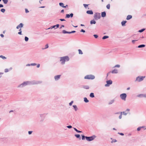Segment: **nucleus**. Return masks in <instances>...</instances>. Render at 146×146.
<instances>
[{
	"mask_svg": "<svg viewBox=\"0 0 146 146\" xmlns=\"http://www.w3.org/2000/svg\"><path fill=\"white\" fill-rule=\"evenodd\" d=\"M106 13L105 12H103L102 13L101 16L102 17H104L106 16Z\"/></svg>",
	"mask_w": 146,
	"mask_h": 146,
	"instance_id": "obj_16",
	"label": "nucleus"
},
{
	"mask_svg": "<svg viewBox=\"0 0 146 146\" xmlns=\"http://www.w3.org/2000/svg\"><path fill=\"white\" fill-rule=\"evenodd\" d=\"M84 100H88L86 98H84Z\"/></svg>",
	"mask_w": 146,
	"mask_h": 146,
	"instance_id": "obj_59",
	"label": "nucleus"
},
{
	"mask_svg": "<svg viewBox=\"0 0 146 146\" xmlns=\"http://www.w3.org/2000/svg\"><path fill=\"white\" fill-rule=\"evenodd\" d=\"M141 127H139L137 128V130L138 131H139L140 130Z\"/></svg>",
	"mask_w": 146,
	"mask_h": 146,
	"instance_id": "obj_47",
	"label": "nucleus"
},
{
	"mask_svg": "<svg viewBox=\"0 0 146 146\" xmlns=\"http://www.w3.org/2000/svg\"><path fill=\"white\" fill-rule=\"evenodd\" d=\"M96 22L94 20H92L91 21H90V24H95L96 23Z\"/></svg>",
	"mask_w": 146,
	"mask_h": 146,
	"instance_id": "obj_18",
	"label": "nucleus"
},
{
	"mask_svg": "<svg viewBox=\"0 0 146 146\" xmlns=\"http://www.w3.org/2000/svg\"><path fill=\"white\" fill-rule=\"evenodd\" d=\"M40 64H38L37 66V68H38L40 67Z\"/></svg>",
	"mask_w": 146,
	"mask_h": 146,
	"instance_id": "obj_55",
	"label": "nucleus"
},
{
	"mask_svg": "<svg viewBox=\"0 0 146 146\" xmlns=\"http://www.w3.org/2000/svg\"><path fill=\"white\" fill-rule=\"evenodd\" d=\"M36 65H37V64L36 63H35L31 64V66H35Z\"/></svg>",
	"mask_w": 146,
	"mask_h": 146,
	"instance_id": "obj_38",
	"label": "nucleus"
},
{
	"mask_svg": "<svg viewBox=\"0 0 146 146\" xmlns=\"http://www.w3.org/2000/svg\"><path fill=\"white\" fill-rule=\"evenodd\" d=\"M123 114H124L125 115H126L127 114V113H125V112H123Z\"/></svg>",
	"mask_w": 146,
	"mask_h": 146,
	"instance_id": "obj_63",
	"label": "nucleus"
},
{
	"mask_svg": "<svg viewBox=\"0 0 146 146\" xmlns=\"http://www.w3.org/2000/svg\"><path fill=\"white\" fill-rule=\"evenodd\" d=\"M80 31L81 32H83V33L85 32V31L83 29H81V30Z\"/></svg>",
	"mask_w": 146,
	"mask_h": 146,
	"instance_id": "obj_43",
	"label": "nucleus"
},
{
	"mask_svg": "<svg viewBox=\"0 0 146 146\" xmlns=\"http://www.w3.org/2000/svg\"><path fill=\"white\" fill-rule=\"evenodd\" d=\"M67 32L65 30H64L62 31V33L63 34L67 33Z\"/></svg>",
	"mask_w": 146,
	"mask_h": 146,
	"instance_id": "obj_34",
	"label": "nucleus"
},
{
	"mask_svg": "<svg viewBox=\"0 0 146 146\" xmlns=\"http://www.w3.org/2000/svg\"><path fill=\"white\" fill-rule=\"evenodd\" d=\"M127 22V21H123L121 23V24L122 26H124L125 25V23Z\"/></svg>",
	"mask_w": 146,
	"mask_h": 146,
	"instance_id": "obj_17",
	"label": "nucleus"
},
{
	"mask_svg": "<svg viewBox=\"0 0 146 146\" xmlns=\"http://www.w3.org/2000/svg\"><path fill=\"white\" fill-rule=\"evenodd\" d=\"M75 136L77 138H79L80 137V135L79 134H76Z\"/></svg>",
	"mask_w": 146,
	"mask_h": 146,
	"instance_id": "obj_36",
	"label": "nucleus"
},
{
	"mask_svg": "<svg viewBox=\"0 0 146 146\" xmlns=\"http://www.w3.org/2000/svg\"><path fill=\"white\" fill-rule=\"evenodd\" d=\"M67 127H68V128H71L72 127V126H71V125H68V126H67Z\"/></svg>",
	"mask_w": 146,
	"mask_h": 146,
	"instance_id": "obj_51",
	"label": "nucleus"
},
{
	"mask_svg": "<svg viewBox=\"0 0 146 146\" xmlns=\"http://www.w3.org/2000/svg\"><path fill=\"white\" fill-rule=\"evenodd\" d=\"M95 76L92 75H87L85 76L84 77L85 79L93 80L95 78Z\"/></svg>",
	"mask_w": 146,
	"mask_h": 146,
	"instance_id": "obj_5",
	"label": "nucleus"
},
{
	"mask_svg": "<svg viewBox=\"0 0 146 146\" xmlns=\"http://www.w3.org/2000/svg\"><path fill=\"white\" fill-rule=\"evenodd\" d=\"M83 88L85 89H89V87L88 86H84Z\"/></svg>",
	"mask_w": 146,
	"mask_h": 146,
	"instance_id": "obj_21",
	"label": "nucleus"
},
{
	"mask_svg": "<svg viewBox=\"0 0 146 146\" xmlns=\"http://www.w3.org/2000/svg\"><path fill=\"white\" fill-rule=\"evenodd\" d=\"M55 25H54V26H51L49 28H48V29H52L53 28H54V29H56V28H55Z\"/></svg>",
	"mask_w": 146,
	"mask_h": 146,
	"instance_id": "obj_24",
	"label": "nucleus"
},
{
	"mask_svg": "<svg viewBox=\"0 0 146 146\" xmlns=\"http://www.w3.org/2000/svg\"><path fill=\"white\" fill-rule=\"evenodd\" d=\"M143 98H146V94H143Z\"/></svg>",
	"mask_w": 146,
	"mask_h": 146,
	"instance_id": "obj_53",
	"label": "nucleus"
},
{
	"mask_svg": "<svg viewBox=\"0 0 146 146\" xmlns=\"http://www.w3.org/2000/svg\"><path fill=\"white\" fill-rule=\"evenodd\" d=\"M23 25L22 23H20L17 27L16 28L17 29H19L20 28L22 27L23 26Z\"/></svg>",
	"mask_w": 146,
	"mask_h": 146,
	"instance_id": "obj_13",
	"label": "nucleus"
},
{
	"mask_svg": "<svg viewBox=\"0 0 146 146\" xmlns=\"http://www.w3.org/2000/svg\"><path fill=\"white\" fill-rule=\"evenodd\" d=\"M83 5L85 8H86L88 6V5L84 4Z\"/></svg>",
	"mask_w": 146,
	"mask_h": 146,
	"instance_id": "obj_44",
	"label": "nucleus"
},
{
	"mask_svg": "<svg viewBox=\"0 0 146 146\" xmlns=\"http://www.w3.org/2000/svg\"><path fill=\"white\" fill-rule=\"evenodd\" d=\"M60 75H58L54 76V78L55 80H58L60 78Z\"/></svg>",
	"mask_w": 146,
	"mask_h": 146,
	"instance_id": "obj_12",
	"label": "nucleus"
},
{
	"mask_svg": "<svg viewBox=\"0 0 146 146\" xmlns=\"http://www.w3.org/2000/svg\"><path fill=\"white\" fill-rule=\"evenodd\" d=\"M78 51L79 52V54H83V52L80 49H78Z\"/></svg>",
	"mask_w": 146,
	"mask_h": 146,
	"instance_id": "obj_23",
	"label": "nucleus"
},
{
	"mask_svg": "<svg viewBox=\"0 0 146 146\" xmlns=\"http://www.w3.org/2000/svg\"><path fill=\"white\" fill-rule=\"evenodd\" d=\"M116 141L115 140H113L111 142L112 143L113 142H115Z\"/></svg>",
	"mask_w": 146,
	"mask_h": 146,
	"instance_id": "obj_56",
	"label": "nucleus"
},
{
	"mask_svg": "<svg viewBox=\"0 0 146 146\" xmlns=\"http://www.w3.org/2000/svg\"><path fill=\"white\" fill-rule=\"evenodd\" d=\"M73 101H72L71 102L69 103V105L70 106H71L72 105V104L73 103Z\"/></svg>",
	"mask_w": 146,
	"mask_h": 146,
	"instance_id": "obj_49",
	"label": "nucleus"
},
{
	"mask_svg": "<svg viewBox=\"0 0 146 146\" xmlns=\"http://www.w3.org/2000/svg\"><path fill=\"white\" fill-rule=\"evenodd\" d=\"M21 33H22L21 31H20L18 32V34H19L21 35H22Z\"/></svg>",
	"mask_w": 146,
	"mask_h": 146,
	"instance_id": "obj_57",
	"label": "nucleus"
},
{
	"mask_svg": "<svg viewBox=\"0 0 146 146\" xmlns=\"http://www.w3.org/2000/svg\"><path fill=\"white\" fill-rule=\"evenodd\" d=\"M94 18L96 20H98L101 17L100 14L99 13H95L94 15Z\"/></svg>",
	"mask_w": 146,
	"mask_h": 146,
	"instance_id": "obj_4",
	"label": "nucleus"
},
{
	"mask_svg": "<svg viewBox=\"0 0 146 146\" xmlns=\"http://www.w3.org/2000/svg\"><path fill=\"white\" fill-rule=\"evenodd\" d=\"M145 30V29H143L140 30H139L138 31L140 33H141L143 32Z\"/></svg>",
	"mask_w": 146,
	"mask_h": 146,
	"instance_id": "obj_28",
	"label": "nucleus"
},
{
	"mask_svg": "<svg viewBox=\"0 0 146 146\" xmlns=\"http://www.w3.org/2000/svg\"><path fill=\"white\" fill-rule=\"evenodd\" d=\"M32 133V131H29V132H28L29 134H31Z\"/></svg>",
	"mask_w": 146,
	"mask_h": 146,
	"instance_id": "obj_61",
	"label": "nucleus"
},
{
	"mask_svg": "<svg viewBox=\"0 0 146 146\" xmlns=\"http://www.w3.org/2000/svg\"><path fill=\"white\" fill-rule=\"evenodd\" d=\"M132 18V16L130 15H128L126 19L127 20H129Z\"/></svg>",
	"mask_w": 146,
	"mask_h": 146,
	"instance_id": "obj_15",
	"label": "nucleus"
},
{
	"mask_svg": "<svg viewBox=\"0 0 146 146\" xmlns=\"http://www.w3.org/2000/svg\"><path fill=\"white\" fill-rule=\"evenodd\" d=\"M0 58H1L3 59H5L6 58L5 56L3 55H0Z\"/></svg>",
	"mask_w": 146,
	"mask_h": 146,
	"instance_id": "obj_31",
	"label": "nucleus"
},
{
	"mask_svg": "<svg viewBox=\"0 0 146 146\" xmlns=\"http://www.w3.org/2000/svg\"><path fill=\"white\" fill-rule=\"evenodd\" d=\"M86 13L92 15L93 14V12L92 10H88L87 11Z\"/></svg>",
	"mask_w": 146,
	"mask_h": 146,
	"instance_id": "obj_14",
	"label": "nucleus"
},
{
	"mask_svg": "<svg viewBox=\"0 0 146 146\" xmlns=\"http://www.w3.org/2000/svg\"><path fill=\"white\" fill-rule=\"evenodd\" d=\"M138 40H133L132 41V42L134 44L136 41H137Z\"/></svg>",
	"mask_w": 146,
	"mask_h": 146,
	"instance_id": "obj_37",
	"label": "nucleus"
},
{
	"mask_svg": "<svg viewBox=\"0 0 146 146\" xmlns=\"http://www.w3.org/2000/svg\"><path fill=\"white\" fill-rule=\"evenodd\" d=\"M118 133L119 134H120V135H124V134L123 133Z\"/></svg>",
	"mask_w": 146,
	"mask_h": 146,
	"instance_id": "obj_60",
	"label": "nucleus"
},
{
	"mask_svg": "<svg viewBox=\"0 0 146 146\" xmlns=\"http://www.w3.org/2000/svg\"><path fill=\"white\" fill-rule=\"evenodd\" d=\"M111 72L112 74H117L118 73V71L117 69L115 68L114 69H113V70H112ZM110 72H109L108 74H107V76H108V74Z\"/></svg>",
	"mask_w": 146,
	"mask_h": 146,
	"instance_id": "obj_9",
	"label": "nucleus"
},
{
	"mask_svg": "<svg viewBox=\"0 0 146 146\" xmlns=\"http://www.w3.org/2000/svg\"><path fill=\"white\" fill-rule=\"evenodd\" d=\"M2 0L3 1L4 3L5 4H6L8 2V0Z\"/></svg>",
	"mask_w": 146,
	"mask_h": 146,
	"instance_id": "obj_29",
	"label": "nucleus"
},
{
	"mask_svg": "<svg viewBox=\"0 0 146 146\" xmlns=\"http://www.w3.org/2000/svg\"><path fill=\"white\" fill-rule=\"evenodd\" d=\"M42 82L41 81L33 80L30 81V85L37 84H41Z\"/></svg>",
	"mask_w": 146,
	"mask_h": 146,
	"instance_id": "obj_3",
	"label": "nucleus"
},
{
	"mask_svg": "<svg viewBox=\"0 0 146 146\" xmlns=\"http://www.w3.org/2000/svg\"><path fill=\"white\" fill-rule=\"evenodd\" d=\"M106 7L108 9H110V4H108V5H107L106 6Z\"/></svg>",
	"mask_w": 146,
	"mask_h": 146,
	"instance_id": "obj_33",
	"label": "nucleus"
},
{
	"mask_svg": "<svg viewBox=\"0 0 146 146\" xmlns=\"http://www.w3.org/2000/svg\"><path fill=\"white\" fill-rule=\"evenodd\" d=\"M64 27V25H62L61 27H60V29H61L62 27Z\"/></svg>",
	"mask_w": 146,
	"mask_h": 146,
	"instance_id": "obj_54",
	"label": "nucleus"
},
{
	"mask_svg": "<svg viewBox=\"0 0 146 146\" xmlns=\"http://www.w3.org/2000/svg\"><path fill=\"white\" fill-rule=\"evenodd\" d=\"M25 40L27 42L28 41L29 38L27 36H25Z\"/></svg>",
	"mask_w": 146,
	"mask_h": 146,
	"instance_id": "obj_30",
	"label": "nucleus"
},
{
	"mask_svg": "<svg viewBox=\"0 0 146 146\" xmlns=\"http://www.w3.org/2000/svg\"><path fill=\"white\" fill-rule=\"evenodd\" d=\"M93 36L95 38H97L98 37V35H94Z\"/></svg>",
	"mask_w": 146,
	"mask_h": 146,
	"instance_id": "obj_40",
	"label": "nucleus"
},
{
	"mask_svg": "<svg viewBox=\"0 0 146 146\" xmlns=\"http://www.w3.org/2000/svg\"><path fill=\"white\" fill-rule=\"evenodd\" d=\"M74 129L78 133H80L82 132L81 131L78 130L77 129H76L75 128H74Z\"/></svg>",
	"mask_w": 146,
	"mask_h": 146,
	"instance_id": "obj_32",
	"label": "nucleus"
},
{
	"mask_svg": "<svg viewBox=\"0 0 146 146\" xmlns=\"http://www.w3.org/2000/svg\"><path fill=\"white\" fill-rule=\"evenodd\" d=\"M0 36L2 38L4 36V35L3 34H1L0 35Z\"/></svg>",
	"mask_w": 146,
	"mask_h": 146,
	"instance_id": "obj_58",
	"label": "nucleus"
},
{
	"mask_svg": "<svg viewBox=\"0 0 146 146\" xmlns=\"http://www.w3.org/2000/svg\"><path fill=\"white\" fill-rule=\"evenodd\" d=\"M5 9H2L1 10V12H2L3 13H4L5 12Z\"/></svg>",
	"mask_w": 146,
	"mask_h": 146,
	"instance_id": "obj_35",
	"label": "nucleus"
},
{
	"mask_svg": "<svg viewBox=\"0 0 146 146\" xmlns=\"http://www.w3.org/2000/svg\"><path fill=\"white\" fill-rule=\"evenodd\" d=\"M137 97L139 98H143V94H140L137 96Z\"/></svg>",
	"mask_w": 146,
	"mask_h": 146,
	"instance_id": "obj_27",
	"label": "nucleus"
},
{
	"mask_svg": "<svg viewBox=\"0 0 146 146\" xmlns=\"http://www.w3.org/2000/svg\"><path fill=\"white\" fill-rule=\"evenodd\" d=\"M82 140H84L85 139V137L84 136V135H82Z\"/></svg>",
	"mask_w": 146,
	"mask_h": 146,
	"instance_id": "obj_48",
	"label": "nucleus"
},
{
	"mask_svg": "<svg viewBox=\"0 0 146 146\" xmlns=\"http://www.w3.org/2000/svg\"><path fill=\"white\" fill-rule=\"evenodd\" d=\"M145 78V76H139L136 78V81L139 82H141Z\"/></svg>",
	"mask_w": 146,
	"mask_h": 146,
	"instance_id": "obj_6",
	"label": "nucleus"
},
{
	"mask_svg": "<svg viewBox=\"0 0 146 146\" xmlns=\"http://www.w3.org/2000/svg\"><path fill=\"white\" fill-rule=\"evenodd\" d=\"M107 84L105 85V86H109L110 84H112V82L111 80H110L108 81H106Z\"/></svg>",
	"mask_w": 146,
	"mask_h": 146,
	"instance_id": "obj_10",
	"label": "nucleus"
},
{
	"mask_svg": "<svg viewBox=\"0 0 146 146\" xmlns=\"http://www.w3.org/2000/svg\"><path fill=\"white\" fill-rule=\"evenodd\" d=\"M127 97V95L126 94H122L120 95V97L123 100H125Z\"/></svg>",
	"mask_w": 146,
	"mask_h": 146,
	"instance_id": "obj_8",
	"label": "nucleus"
},
{
	"mask_svg": "<svg viewBox=\"0 0 146 146\" xmlns=\"http://www.w3.org/2000/svg\"><path fill=\"white\" fill-rule=\"evenodd\" d=\"M122 112H121V114H120V115L119 116V118L120 119H121V117H122Z\"/></svg>",
	"mask_w": 146,
	"mask_h": 146,
	"instance_id": "obj_42",
	"label": "nucleus"
},
{
	"mask_svg": "<svg viewBox=\"0 0 146 146\" xmlns=\"http://www.w3.org/2000/svg\"><path fill=\"white\" fill-rule=\"evenodd\" d=\"M59 5L60 6L64 8V4L63 3H59Z\"/></svg>",
	"mask_w": 146,
	"mask_h": 146,
	"instance_id": "obj_19",
	"label": "nucleus"
},
{
	"mask_svg": "<svg viewBox=\"0 0 146 146\" xmlns=\"http://www.w3.org/2000/svg\"><path fill=\"white\" fill-rule=\"evenodd\" d=\"M145 44H141V45H139V46H138V47L139 48H141L144 47H145Z\"/></svg>",
	"mask_w": 146,
	"mask_h": 146,
	"instance_id": "obj_20",
	"label": "nucleus"
},
{
	"mask_svg": "<svg viewBox=\"0 0 146 146\" xmlns=\"http://www.w3.org/2000/svg\"><path fill=\"white\" fill-rule=\"evenodd\" d=\"M3 5L0 4V7H3Z\"/></svg>",
	"mask_w": 146,
	"mask_h": 146,
	"instance_id": "obj_62",
	"label": "nucleus"
},
{
	"mask_svg": "<svg viewBox=\"0 0 146 146\" xmlns=\"http://www.w3.org/2000/svg\"><path fill=\"white\" fill-rule=\"evenodd\" d=\"M74 108V109H75V110L76 111L77 110V106H73Z\"/></svg>",
	"mask_w": 146,
	"mask_h": 146,
	"instance_id": "obj_41",
	"label": "nucleus"
},
{
	"mask_svg": "<svg viewBox=\"0 0 146 146\" xmlns=\"http://www.w3.org/2000/svg\"><path fill=\"white\" fill-rule=\"evenodd\" d=\"M8 71H9V69H8L6 68L5 70V72H8Z\"/></svg>",
	"mask_w": 146,
	"mask_h": 146,
	"instance_id": "obj_39",
	"label": "nucleus"
},
{
	"mask_svg": "<svg viewBox=\"0 0 146 146\" xmlns=\"http://www.w3.org/2000/svg\"><path fill=\"white\" fill-rule=\"evenodd\" d=\"M30 85V81L24 82L23 83L19 85L18 87L22 88L26 85Z\"/></svg>",
	"mask_w": 146,
	"mask_h": 146,
	"instance_id": "obj_2",
	"label": "nucleus"
},
{
	"mask_svg": "<svg viewBox=\"0 0 146 146\" xmlns=\"http://www.w3.org/2000/svg\"><path fill=\"white\" fill-rule=\"evenodd\" d=\"M109 38V36H104L102 37V39H106V38Z\"/></svg>",
	"mask_w": 146,
	"mask_h": 146,
	"instance_id": "obj_26",
	"label": "nucleus"
},
{
	"mask_svg": "<svg viewBox=\"0 0 146 146\" xmlns=\"http://www.w3.org/2000/svg\"><path fill=\"white\" fill-rule=\"evenodd\" d=\"M55 27H56V28H58L59 27V25L58 24H57V25H55Z\"/></svg>",
	"mask_w": 146,
	"mask_h": 146,
	"instance_id": "obj_46",
	"label": "nucleus"
},
{
	"mask_svg": "<svg viewBox=\"0 0 146 146\" xmlns=\"http://www.w3.org/2000/svg\"><path fill=\"white\" fill-rule=\"evenodd\" d=\"M90 96L91 98H93L94 97V93H91L90 94Z\"/></svg>",
	"mask_w": 146,
	"mask_h": 146,
	"instance_id": "obj_22",
	"label": "nucleus"
},
{
	"mask_svg": "<svg viewBox=\"0 0 146 146\" xmlns=\"http://www.w3.org/2000/svg\"><path fill=\"white\" fill-rule=\"evenodd\" d=\"M60 20L61 21H65V20L64 19H60Z\"/></svg>",
	"mask_w": 146,
	"mask_h": 146,
	"instance_id": "obj_50",
	"label": "nucleus"
},
{
	"mask_svg": "<svg viewBox=\"0 0 146 146\" xmlns=\"http://www.w3.org/2000/svg\"><path fill=\"white\" fill-rule=\"evenodd\" d=\"M95 136H94L90 137H86L85 138L87 141H90L93 140L95 138Z\"/></svg>",
	"mask_w": 146,
	"mask_h": 146,
	"instance_id": "obj_7",
	"label": "nucleus"
},
{
	"mask_svg": "<svg viewBox=\"0 0 146 146\" xmlns=\"http://www.w3.org/2000/svg\"><path fill=\"white\" fill-rule=\"evenodd\" d=\"M45 47H46L45 48H48V44H46V45H45Z\"/></svg>",
	"mask_w": 146,
	"mask_h": 146,
	"instance_id": "obj_52",
	"label": "nucleus"
},
{
	"mask_svg": "<svg viewBox=\"0 0 146 146\" xmlns=\"http://www.w3.org/2000/svg\"><path fill=\"white\" fill-rule=\"evenodd\" d=\"M60 58L61 64L62 65L65 64L66 61H68L69 60V57L67 56L61 57Z\"/></svg>",
	"mask_w": 146,
	"mask_h": 146,
	"instance_id": "obj_1",
	"label": "nucleus"
},
{
	"mask_svg": "<svg viewBox=\"0 0 146 146\" xmlns=\"http://www.w3.org/2000/svg\"><path fill=\"white\" fill-rule=\"evenodd\" d=\"M25 10L26 13H28L29 12V11L27 9H25Z\"/></svg>",
	"mask_w": 146,
	"mask_h": 146,
	"instance_id": "obj_45",
	"label": "nucleus"
},
{
	"mask_svg": "<svg viewBox=\"0 0 146 146\" xmlns=\"http://www.w3.org/2000/svg\"><path fill=\"white\" fill-rule=\"evenodd\" d=\"M31 66V64H28L26 65L27 66Z\"/></svg>",
	"mask_w": 146,
	"mask_h": 146,
	"instance_id": "obj_64",
	"label": "nucleus"
},
{
	"mask_svg": "<svg viewBox=\"0 0 146 146\" xmlns=\"http://www.w3.org/2000/svg\"><path fill=\"white\" fill-rule=\"evenodd\" d=\"M120 67V65L117 64V65H115L113 67V68H119Z\"/></svg>",
	"mask_w": 146,
	"mask_h": 146,
	"instance_id": "obj_25",
	"label": "nucleus"
},
{
	"mask_svg": "<svg viewBox=\"0 0 146 146\" xmlns=\"http://www.w3.org/2000/svg\"><path fill=\"white\" fill-rule=\"evenodd\" d=\"M73 14L71 13L70 14H67L66 15L65 18H70V17L72 18L73 17Z\"/></svg>",
	"mask_w": 146,
	"mask_h": 146,
	"instance_id": "obj_11",
	"label": "nucleus"
}]
</instances>
